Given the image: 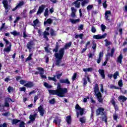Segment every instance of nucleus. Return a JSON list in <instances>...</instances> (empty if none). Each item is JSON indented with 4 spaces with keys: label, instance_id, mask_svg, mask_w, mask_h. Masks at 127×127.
<instances>
[{
    "label": "nucleus",
    "instance_id": "32",
    "mask_svg": "<svg viewBox=\"0 0 127 127\" xmlns=\"http://www.w3.org/2000/svg\"><path fill=\"white\" fill-rule=\"evenodd\" d=\"M23 5H24V1H20L17 5H16L18 8L21 7V6H23Z\"/></svg>",
    "mask_w": 127,
    "mask_h": 127
},
{
    "label": "nucleus",
    "instance_id": "10",
    "mask_svg": "<svg viewBox=\"0 0 127 127\" xmlns=\"http://www.w3.org/2000/svg\"><path fill=\"white\" fill-rule=\"evenodd\" d=\"M106 36H107V33H105L101 36L100 34L94 35L93 36V38L97 40L104 39V38H106Z\"/></svg>",
    "mask_w": 127,
    "mask_h": 127
},
{
    "label": "nucleus",
    "instance_id": "22",
    "mask_svg": "<svg viewBox=\"0 0 127 127\" xmlns=\"http://www.w3.org/2000/svg\"><path fill=\"white\" fill-rule=\"evenodd\" d=\"M66 122L68 125H71V123H72L71 116L69 115L66 117Z\"/></svg>",
    "mask_w": 127,
    "mask_h": 127
},
{
    "label": "nucleus",
    "instance_id": "55",
    "mask_svg": "<svg viewBox=\"0 0 127 127\" xmlns=\"http://www.w3.org/2000/svg\"><path fill=\"white\" fill-rule=\"evenodd\" d=\"M87 84H88L87 79H86V78H83V86L85 87Z\"/></svg>",
    "mask_w": 127,
    "mask_h": 127
},
{
    "label": "nucleus",
    "instance_id": "18",
    "mask_svg": "<svg viewBox=\"0 0 127 127\" xmlns=\"http://www.w3.org/2000/svg\"><path fill=\"white\" fill-rule=\"evenodd\" d=\"M2 3L5 10H7L8 9V1H7V0H3Z\"/></svg>",
    "mask_w": 127,
    "mask_h": 127
},
{
    "label": "nucleus",
    "instance_id": "7",
    "mask_svg": "<svg viewBox=\"0 0 127 127\" xmlns=\"http://www.w3.org/2000/svg\"><path fill=\"white\" fill-rule=\"evenodd\" d=\"M105 111V108L99 107L98 109L96 110V116H105V114L106 113L104 112Z\"/></svg>",
    "mask_w": 127,
    "mask_h": 127
},
{
    "label": "nucleus",
    "instance_id": "24",
    "mask_svg": "<svg viewBox=\"0 0 127 127\" xmlns=\"http://www.w3.org/2000/svg\"><path fill=\"white\" fill-rule=\"evenodd\" d=\"M119 101H122V102H126L127 101V97H125L124 95H121L118 97Z\"/></svg>",
    "mask_w": 127,
    "mask_h": 127
},
{
    "label": "nucleus",
    "instance_id": "49",
    "mask_svg": "<svg viewBox=\"0 0 127 127\" xmlns=\"http://www.w3.org/2000/svg\"><path fill=\"white\" fill-rule=\"evenodd\" d=\"M29 118L30 120H31V121H32L33 122H34V121H35V117L32 115H30Z\"/></svg>",
    "mask_w": 127,
    "mask_h": 127
},
{
    "label": "nucleus",
    "instance_id": "58",
    "mask_svg": "<svg viewBox=\"0 0 127 127\" xmlns=\"http://www.w3.org/2000/svg\"><path fill=\"white\" fill-rule=\"evenodd\" d=\"M36 11V9L35 8L33 9L32 10H30L29 11V13L30 14H32V13H34Z\"/></svg>",
    "mask_w": 127,
    "mask_h": 127
},
{
    "label": "nucleus",
    "instance_id": "11",
    "mask_svg": "<svg viewBox=\"0 0 127 127\" xmlns=\"http://www.w3.org/2000/svg\"><path fill=\"white\" fill-rule=\"evenodd\" d=\"M35 44L33 40H30L27 44V48L29 50H31L32 49V46H34Z\"/></svg>",
    "mask_w": 127,
    "mask_h": 127
},
{
    "label": "nucleus",
    "instance_id": "41",
    "mask_svg": "<svg viewBox=\"0 0 127 127\" xmlns=\"http://www.w3.org/2000/svg\"><path fill=\"white\" fill-rule=\"evenodd\" d=\"M10 33L12 34V35H13L14 36H16V35H19V33H17L16 31H13V32H11Z\"/></svg>",
    "mask_w": 127,
    "mask_h": 127
},
{
    "label": "nucleus",
    "instance_id": "6",
    "mask_svg": "<svg viewBox=\"0 0 127 127\" xmlns=\"http://www.w3.org/2000/svg\"><path fill=\"white\" fill-rule=\"evenodd\" d=\"M75 109L76 110V111H79V112L76 113L77 118H79V115H80V116H83L84 115V111L85 109L84 108H81L79 104H77L75 105Z\"/></svg>",
    "mask_w": 127,
    "mask_h": 127
},
{
    "label": "nucleus",
    "instance_id": "60",
    "mask_svg": "<svg viewBox=\"0 0 127 127\" xmlns=\"http://www.w3.org/2000/svg\"><path fill=\"white\" fill-rule=\"evenodd\" d=\"M113 119L114 121H117L118 120V115L117 114L113 115Z\"/></svg>",
    "mask_w": 127,
    "mask_h": 127
},
{
    "label": "nucleus",
    "instance_id": "50",
    "mask_svg": "<svg viewBox=\"0 0 127 127\" xmlns=\"http://www.w3.org/2000/svg\"><path fill=\"white\" fill-rule=\"evenodd\" d=\"M97 31V30L96 29V28H95V26H92L91 27V32L92 33H95V32Z\"/></svg>",
    "mask_w": 127,
    "mask_h": 127
},
{
    "label": "nucleus",
    "instance_id": "61",
    "mask_svg": "<svg viewBox=\"0 0 127 127\" xmlns=\"http://www.w3.org/2000/svg\"><path fill=\"white\" fill-rule=\"evenodd\" d=\"M44 36H47V35H49L50 34V33H49V32L46 31H45L44 32Z\"/></svg>",
    "mask_w": 127,
    "mask_h": 127
},
{
    "label": "nucleus",
    "instance_id": "1",
    "mask_svg": "<svg viewBox=\"0 0 127 127\" xmlns=\"http://www.w3.org/2000/svg\"><path fill=\"white\" fill-rule=\"evenodd\" d=\"M71 45H72V42H69L68 43H66L64 45V48H61L59 50V43L57 42L56 43V46L55 49L53 50V52H55V57L57 59L56 61V66H58V67L65 66V64H60L61 62H62V59L63 58V56H64V50L68 49V48L71 47ZM58 50H59V53L58 52Z\"/></svg>",
    "mask_w": 127,
    "mask_h": 127
},
{
    "label": "nucleus",
    "instance_id": "40",
    "mask_svg": "<svg viewBox=\"0 0 127 127\" xmlns=\"http://www.w3.org/2000/svg\"><path fill=\"white\" fill-rule=\"evenodd\" d=\"M89 2V0H83V1L81 2V6H84L86 3H88Z\"/></svg>",
    "mask_w": 127,
    "mask_h": 127
},
{
    "label": "nucleus",
    "instance_id": "38",
    "mask_svg": "<svg viewBox=\"0 0 127 127\" xmlns=\"http://www.w3.org/2000/svg\"><path fill=\"white\" fill-rule=\"evenodd\" d=\"M50 34L51 36H56V34H55V31L53 29H51Z\"/></svg>",
    "mask_w": 127,
    "mask_h": 127
},
{
    "label": "nucleus",
    "instance_id": "4",
    "mask_svg": "<svg viewBox=\"0 0 127 127\" xmlns=\"http://www.w3.org/2000/svg\"><path fill=\"white\" fill-rule=\"evenodd\" d=\"M20 84L21 85H24V87H26L27 88H31L34 87V83L32 81H27L25 80H21L20 81Z\"/></svg>",
    "mask_w": 127,
    "mask_h": 127
},
{
    "label": "nucleus",
    "instance_id": "20",
    "mask_svg": "<svg viewBox=\"0 0 127 127\" xmlns=\"http://www.w3.org/2000/svg\"><path fill=\"white\" fill-rule=\"evenodd\" d=\"M111 56H112V49H111V47H108L106 57H111Z\"/></svg>",
    "mask_w": 127,
    "mask_h": 127
},
{
    "label": "nucleus",
    "instance_id": "51",
    "mask_svg": "<svg viewBox=\"0 0 127 127\" xmlns=\"http://www.w3.org/2000/svg\"><path fill=\"white\" fill-rule=\"evenodd\" d=\"M77 77V73H74L73 76L72 77V81H75L76 78Z\"/></svg>",
    "mask_w": 127,
    "mask_h": 127
},
{
    "label": "nucleus",
    "instance_id": "19",
    "mask_svg": "<svg viewBox=\"0 0 127 127\" xmlns=\"http://www.w3.org/2000/svg\"><path fill=\"white\" fill-rule=\"evenodd\" d=\"M98 72L101 75L102 79H105L106 75H105V70L104 69H99Z\"/></svg>",
    "mask_w": 127,
    "mask_h": 127
},
{
    "label": "nucleus",
    "instance_id": "9",
    "mask_svg": "<svg viewBox=\"0 0 127 127\" xmlns=\"http://www.w3.org/2000/svg\"><path fill=\"white\" fill-rule=\"evenodd\" d=\"M36 70H38L40 71V75L41 78L42 79H47V77H46V75H43L44 74V68L40 67H38L36 68Z\"/></svg>",
    "mask_w": 127,
    "mask_h": 127
},
{
    "label": "nucleus",
    "instance_id": "57",
    "mask_svg": "<svg viewBox=\"0 0 127 127\" xmlns=\"http://www.w3.org/2000/svg\"><path fill=\"white\" fill-rule=\"evenodd\" d=\"M71 12H77V9L76 8H74L73 7H71Z\"/></svg>",
    "mask_w": 127,
    "mask_h": 127
},
{
    "label": "nucleus",
    "instance_id": "21",
    "mask_svg": "<svg viewBox=\"0 0 127 127\" xmlns=\"http://www.w3.org/2000/svg\"><path fill=\"white\" fill-rule=\"evenodd\" d=\"M53 22V20L51 18H49L47 20V21H45L44 22V25H46V24H51Z\"/></svg>",
    "mask_w": 127,
    "mask_h": 127
},
{
    "label": "nucleus",
    "instance_id": "44",
    "mask_svg": "<svg viewBox=\"0 0 127 127\" xmlns=\"http://www.w3.org/2000/svg\"><path fill=\"white\" fill-rule=\"evenodd\" d=\"M49 103L51 104V105H54V104H55V99L53 98L52 99L49 100Z\"/></svg>",
    "mask_w": 127,
    "mask_h": 127
},
{
    "label": "nucleus",
    "instance_id": "14",
    "mask_svg": "<svg viewBox=\"0 0 127 127\" xmlns=\"http://www.w3.org/2000/svg\"><path fill=\"white\" fill-rule=\"evenodd\" d=\"M44 8H45V5H42L41 6L39 7L38 10L37 12V15H38V14H41L42 12H43V10H44Z\"/></svg>",
    "mask_w": 127,
    "mask_h": 127
},
{
    "label": "nucleus",
    "instance_id": "33",
    "mask_svg": "<svg viewBox=\"0 0 127 127\" xmlns=\"http://www.w3.org/2000/svg\"><path fill=\"white\" fill-rule=\"evenodd\" d=\"M20 122V120L18 119H13L12 121V125H16V124H18V123Z\"/></svg>",
    "mask_w": 127,
    "mask_h": 127
},
{
    "label": "nucleus",
    "instance_id": "8",
    "mask_svg": "<svg viewBox=\"0 0 127 127\" xmlns=\"http://www.w3.org/2000/svg\"><path fill=\"white\" fill-rule=\"evenodd\" d=\"M8 102H12V103H14V101H13L10 98L7 97L5 98L4 105L3 106V108H9V103Z\"/></svg>",
    "mask_w": 127,
    "mask_h": 127
},
{
    "label": "nucleus",
    "instance_id": "36",
    "mask_svg": "<svg viewBox=\"0 0 127 127\" xmlns=\"http://www.w3.org/2000/svg\"><path fill=\"white\" fill-rule=\"evenodd\" d=\"M83 36H84V35L83 34V33H81V34H80L79 35H76L75 36V38L76 39H77V38L79 37L80 39H83Z\"/></svg>",
    "mask_w": 127,
    "mask_h": 127
},
{
    "label": "nucleus",
    "instance_id": "39",
    "mask_svg": "<svg viewBox=\"0 0 127 127\" xmlns=\"http://www.w3.org/2000/svg\"><path fill=\"white\" fill-rule=\"evenodd\" d=\"M93 46L92 47V49L93 50H96V48H97V44L95 42V41H93L92 42Z\"/></svg>",
    "mask_w": 127,
    "mask_h": 127
},
{
    "label": "nucleus",
    "instance_id": "64",
    "mask_svg": "<svg viewBox=\"0 0 127 127\" xmlns=\"http://www.w3.org/2000/svg\"><path fill=\"white\" fill-rule=\"evenodd\" d=\"M19 19H20V17H16L15 20L14 21V23H16V22H17Z\"/></svg>",
    "mask_w": 127,
    "mask_h": 127
},
{
    "label": "nucleus",
    "instance_id": "52",
    "mask_svg": "<svg viewBox=\"0 0 127 127\" xmlns=\"http://www.w3.org/2000/svg\"><path fill=\"white\" fill-rule=\"evenodd\" d=\"M71 16L73 18H75V17H76L77 16V15H76V13H75L74 12H71Z\"/></svg>",
    "mask_w": 127,
    "mask_h": 127
},
{
    "label": "nucleus",
    "instance_id": "27",
    "mask_svg": "<svg viewBox=\"0 0 127 127\" xmlns=\"http://www.w3.org/2000/svg\"><path fill=\"white\" fill-rule=\"evenodd\" d=\"M112 105L114 107L115 111H119V107L118 106V105L116 104V101H115V100H112Z\"/></svg>",
    "mask_w": 127,
    "mask_h": 127
},
{
    "label": "nucleus",
    "instance_id": "28",
    "mask_svg": "<svg viewBox=\"0 0 127 127\" xmlns=\"http://www.w3.org/2000/svg\"><path fill=\"white\" fill-rule=\"evenodd\" d=\"M86 117H82L79 118V122L81 124H86Z\"/></svg>",
    "mask_w": 127,
    "mask_h": 127
},
{
    "label": "nucleus",
    "instance_id": "43",
    "mask_svg": "<svg viewBox=\"0 0 127 127\" xmlns=\"http://www.w3.org/2000/svg\"><path fill=\"white\" fill-rule=\"evenodd\" d=\"M19 127H25V123L23 121H21L19 125Z\"/></svg>",
    "mask_w": 127,
    "mask_h": 127
},
{
    "label": "nucleus",
    "instance_id": "35",
    "mask_svg": "<svg viewBox=\"0 0 127 127\" xmlns=\"http://www.w3.org/2000/svg\"><path fill=\"white\" fill-rule=\"evenodd\" d=\"M44 86L46 87V88H47L48 89H51V88H52V86L50 85L47 82H44Z\"/></svg>",
    "mask_w": 127,
    "mask_h": 127
},
{
    "label": "nucleus",
    "instance_id": "16",
    "mask_svg": "<svg viewBox=\"0 0 127 127\" xmlns=\"http://www.w3.org/2000/svg\"><path fill=\"white\" fill-rule=\"evenodd\" d=\"M38 111L40 113V115L41 117L44 116V109L42 106H40L38 108Z\"/></svg>",
    "mask_w": 127,
    "mask_h": 127
},
{
    "label": "nucleus",
    "instance_id": "31",
    "mask_svg": "<svg viewBox=\"0 0 127 127\" xmlns=\"http://www.w3.org/2000/svg\"><path fill=\"white\" fill-rule=\"evenodd\" d=\"M123 57L122 54H120V55L118 58V62L120 64H122V60H123Z\"/></svg>",
    "mask_w": 127,
    "mask_h": 127
},
{
    "label": "nucleus",
    "instance_id": "12",
    "mask_svg": "<svg viewBox=\"0 0 127 127\" xmlns=\"http://www.w3.org/2000/svg\"><path fill=\"white\" fill-rule=\"evenodd\" d=\"M104 57V52L102 51L99 53V57L98 59L97 60V64H100L101 63V61H102V58Z\"/></svg>",
    "mask_w": 127,
    "mask_h": 127
},
{
    "label": "nucleus",
    "instance_id": "2",
    "mask_svg": "<svg viewBox=\"0 0 127 127\" xmlns=\"http://www.w3.org/2000/svg\"><path fill=\"white\" fill-rule=\"evenodd\" d=\"M49 93L50 95H57L60 98H63L65 97V94L68 93V89L66 88H62L60 83H57V87L56 90H49Z\"/></svg>",
    "mask_w": 127,
    "mask_h": 127
},
{
    "label": "nucleus",
    "instance_id": "56",
    "mask_svg": "<svg viewBox=\"0 0 127 127\" xmlns=\"http://www.w3.org/2000/svg\"><path fill=\"white\" fill-rule=\"evenodd\" d=\"M118 84L119 87H123V80H120L119 81Z\"/></svg>",
    "mask_w": 127,
    "mask_h": 127
},
{
    "label": "nucleus",
    "instance_id": "13",
    "mask_svg": "<svg viewBox=\"0 0 127 127\" xmlns=\"http://www.w3.org/2000/svg\"><path fill=\"white\" fill-rule=\"evenodd\" d=\"M112 14L111 11L107 10L105 13V18L106 20H108L109 22H111V19H109V15Z\"/></svg>",
    "mask_w": 127,
    "mask_h": 127
},
{
    "label": "nucleus",
    "instance_id": "17",
    "mask_svg": "<svg viewBox=\"0 0 127 127\" xmlns=\"http://www.w3.org/2000/svg\"><path fill=\"white\" fill-rule=\"evenodd\" d=\"M72 5H74L76 8H79L81 6V2L78 1L77 0L73 2L71 4Z\"/></svg>",
    "mask_w": 127,
    "mask_h": 127
},
{
    "label": "nucleus",
    "instance_id": "34",
    "mask_svg": "<svg viewBox=\"0 0 127 127\" xmlns=\"http://www.w3.org/2000/svg\"><path fill=\"white\" fill-rule=\"evenodd\" d=\"M93 7H94V5L93 4L88 5L86 7L87 11L88 12L90 11L91 9H93Z\"/></svg>",
    "mask_w": 127,
    "mask_h": 127
},
{
    "label": "nucleus",
    "instance_id": "37",
    "mask_svg": "<svg viewBox=\"0 0 127 127\" xmlns=\"http://www.w3.org/2000/svg\"><path fill=\"white\" fill-rule=\"evenodd\" d=\"M32 54H30L28 57H27L26 60H25V62H27V61H30V60H31V59H32Z\"/></svg>",
    "mask_w": 127,
    "mask_h": 127
},
{
    "label": "nucleus",
    "instance_id": "15",
    "mask_svg": "<svg viewBox=\"0 0 127 127\" xmlns=\"http://www.w3.org/2000/svg\"><path fill=\"white\" fill-rule=\"evenodd\" d=\"M60 83H61V84H67V85H70V84H71L68 78H66L65 79H60Z\"/></svg>",
    "mask_w": 127,
    "mask_h": 127
},
{
    "label": "nucleus",
    "instance_id": "45",
    "mask_svg": "<svg viewBox=\"0 0 127 127\" xmlns=\"http://www.w3.org/2000/svg\"><path fill=\"white\" fill-rule=\"evenodd\" d=\"M101 29L103 32H104V31L106 30V26L103 24H101Z\"/></svg>",
    "mask_w": 127,
    "mask_h": 127
},
{
    "label": "nucleus",
    "instance_id": "47",
    "mask_svg": "<svg viewBox=\"0 0 127 127\" xmlns=\"http://www.w3.org/2000/svg\"><path fill=\"white\" fill-rule=\"evenodd\" d=\"M105 41L106 42L105 46H106V47H108V46H109V45H111V42H109V41H108L107 39L105 40Z\"/></svg>",
    "mask_w": 127,
    "mask_h": 127
},
{
    "label": "nucleus",
    "instance_id": "63",
    "mask_svg": "<svg viewBox=\"0 0 127 127\" xmlns=\"http://www.w3.org/2000/svg\"><path fill=\"white\" fill-rule=\"evenodd\" d=\"M23 37L24 38H26L27 37V35L26 34V31H25L23 32Z\"/></svg>",
    "mask_w": 127,
    "mask_h": 127
},
{
    "label": "nucleus",
    "instance_id": "25",
    "mask_svg": "<svg viewBox=\"0 0 127 127\" xmlns=\"http://www.w3.org/2000/svg\"><path fill=\"white\" fill-rule=\"evenodd\" d=\"M104 116H102L101 117V121L103 122H105L106 124L108 123V118H107V115H106V113L105 115H103Z\"/></svg>",
    "mask_w": 127,
    "mask_h": 127
},
{
    "label": "nucleus",
    "instance_id": "53",
    "mask_svg": "<svg viewBox=\"0 0 127 127\" xmlns=\"http://www.w3.org/2000/svg\"><path fill=\"white\" fill-rule=\"evenodd\" d=\"M4 26H5V23H3L2 24V25L0 28V31H1V30H2L4 28Z\"/></svg>",
    "mask_w": 127,
    "mask_h": 127
},
{
    "label": "nucleus",
    "instance_id": "48",
    "mask_svg": "<svg viewBox=\"0 0 127 127\" xmlns=\"http://www.w3.org/2000/svg\"><path fill=\"white\" fill-rule=\"evenodd\" d=\"M20 92H25L26 91V88L24 86L19 88Z\"/></svg>",
    "mask_w": 127,
    "mask_h": 127
},
{
    "label": "nucleus",
    "instance_id": "3",
    "mask_svg": "<svg viewBox=\"0 0 127 127\" xmlns=\"http://www.w3.org/2000/svg\"><path fill=\"white\" fill-rule=\"evenodd\" d=\"M94 92L96 94L98 101L99 103H103V98H102V93L100 92L99 89V84H96L94 88Z\"/></svg>",
    "mask_w": 127,
    "mask_h": 127
},
{
    "label": "nucleus",
    "instance_id": "29",
    "mask_svg": "<svg viewBox=\"0 0 127 127\" xmlns=\"http://www.w3.org/2000/svg\"><path fill=\"white\" fill-rule=\"evenodd\" d=\"M83 71L85 72V73H87V72H92V71H93V68L88 67L86 68H83Z\"/></svg>",
    "mask_w": 127,
    "mask_h": 127
},
{
    "label": "nucleus",
    "instance_id": "59",
    "mask_svg": "<svg viewBox=\"0 0 127 127\" xmlns=\"http://www.w3.org/2000/svg\"><path fill=\"white\" fill-rule=\"evenodd\" d=\"M103 6L104 7V8H106V7L108 6V5L107 4V1H105L103 3Z\"/></svg>",
    "mask_w": 127,
    "mask_h": 127
},
{
    "label": "nucleus",
    "instance_id": "62",
    "mask_svg": "<svg viewBox=\"0 0 127 127\" xmlns=\"http://www.w3.org/2000/svg\"><path fill=\"white\" fill-rule=\"evenodd\" d=\"M38 100V96L35 95L34 99V103H36V101Z\"/></svg>",
    "mask_w": 127,
    "mask_h": 127
},
{
    "label": "nucleus",
    "instance_id": "30",
    "mask_svg": "<svg viewBox=\"0 0 127 127\" xmlns=\"http://www.w3.org/2000/svg\"><path fill=\"white\" fill-rule=\"evenodd\" d=\"M56 76L54 75L53 77L49 76L48 78V80H49V81H54V82H57V79H56Z\"/></svg>",
    "mask_w": 127,
    "mask_h": 127
},
{
    "label": "nucleus",
    "instance_id": "26",
    "mask_svg": "<svg viewBox=\"0 0 127 127\" xmlns=\"http://www.w3.org/2000/svg\"><path fill=\"white\" fill-rule=\"evenodd\" d=\"M33 24H32V26H34V28H35V27L37 24L39 23V20L38 19H36L33 21Z\"/></svg>",
    "mask_w": 127,
    "mask_h": 127
},
{
    "label": "nucleus",
    "instance_id": "46",
    "mask_svg": "<svg viewBox=\"0 0 127 127\" xmlns=\"http://www.w3.org/2000/svg\"><path fill=\"white\" fill-rule=\"evenodd\" d=\"M118 76H119V71H116L113 75L114 79H117V78H118Z\"/></svg>",
    "mask_w": 127,
    "mask_h": 127
},
{
    "label": "nucleus",
    "instance_id": "5",
    "mask_svg": "<svg viewBox=\"0 0 127 127\" xmlns=\"http://www.w3.org/2000/svg\"><path fill=\"white\" fill-rule=\"evenodd\" d=\"M3 41H4V42H5L6 45H8L9 44V46L7 47L6 48H5L3 49V51L4 52H7V53H9V52L11 51V43L9 42V41H8V40L6 39L5 38H3Z\"/></svg>",
    "mask_w": 127,
    "mask_h": 127
},
{
    "label": "nucleus",
    "instance_id": "42",
    "mask_svg": "<svg viewBox=\"0 0 127 127\" xmlns=\"http://www.w3.org/2000/svg\"><path fill=\"white\" fill-rule=\"evenodd\" d=\"M7 91L8 93H10L11 92H13V87L9 86L7 88Z\"/></svg>",
    "mask_w": 127,
    "mask_h": 127
},
{
    "label": "nucleus",
    "instance_id": "54",
    "mask_svg": "<svg viewBox=\"0 0 127 127\" xmlns=\"http://www.w3.org/2000/svg\"><path fill=\"white\" fill-rule=\"evenodd\" d=\"M44 15L45 16H48L49 14H48V8H46L45 12H44Z\"/></svg>",
    "mask_w": 127,
    "mask_h": 127
},
{
    "label": "nucleus",
    "instance_id": "23",
    "mask_svg": "<svg viewBox=\"0 0 127 127\" xmlns=\"http://www.w3.org/2000/svg\"><path fill=\"white\" fill-rule=\"evenodd\" d=\"M69 21L73 24H75L76 23H78V22H80V19L78 18V19H74L70 18L69 19Z\"/></svg>",
    "mask_w": 127,
    "mask_h": 127
}]
</instances>
